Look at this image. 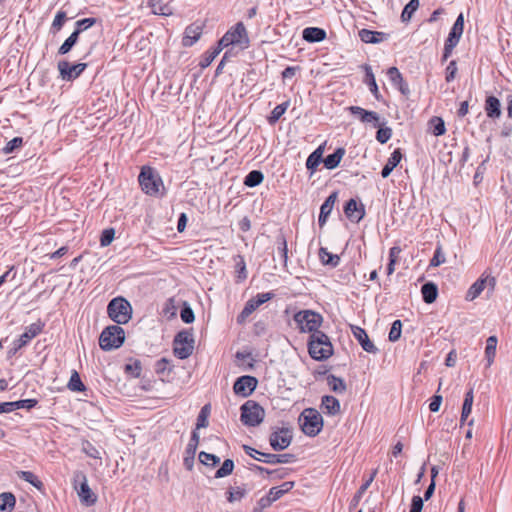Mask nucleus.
Returning a JSON list of instances; mask_svg holds the SVG:
<instances>
[{
  "instance_id": "nucleus-13",
  "label": "nucleus",
  "mask_w": 512,
  "mask_h": 512,
  "mask_svg": "<svg viewBox=\"0 0 512 512\" xmlns=\"http://www.w3.org/2000/svg\"><path fill=\"white\" fill-rule=\"evenodd\" d=\"M42 331V324L32 323L26 327L25 332L13 343V347L8 351V357H12L19 349L26 346L30 340L40 334Z\"/></svg>"
},
{
  "instance_id": "nucleus-26",
  "label": "nucleus",
  "mask_w": 512,
  "mask_h": 512,
  "mask_svg": "<svg viewBox=\"0 0 512 512\" xmlns=\"http://www.w3.org/2000/svg\"><path fill=\"white\" fill-rule=\"evenodd\" d=\"M321 409L328 415H336L340 412V402L334 396L325 395L322 397Z\"/></svg>"
},
{
  "instance_id": "nucleus-49",
  "label": "nucleus",
  "mask_w": 512,
  "mask_h": 512,
  "mask_svg": "<svg viewBox=\"0 0 512 512\" xmlns=\"http://www.w3.org/2000/svg\"><path fill=\"white\" fill-rule=\"evenodd\" d=\"M97 22L96 18H83L75 23V30L74 32L78 35H80L85 30L92 27Z\"/></svg>"
},
{
  "instance_id": "nucleus-11",
  "label": "nucleus",
  "mask_w": 512,
  "mask_h": 512,
  "mask_svg": "<svg viewBox=\"0 0 512 512\" xmlns=\"http://www.w3.org/2000/svg\"><path fill=\"white\" fill-rule=\"evenodd\" d=\"M464 30V16L462 13H460L454 22L448 38L445 41L444 44V51L442 55V61H447V59L451 56L453 49L457 46V44L460 41V38L463 34Z\"/></svg>"
},
{
  "instance_id": "nucleus-16",
  "label": "nucleus",
  "mask_w": 512,
  "mask_h": 512,
  "mask_svg": "<svg viewBox=\"0 0 512 512\" xmlns=\"http://www.w3.org/2000/svg\"><path fill=\"white\" fill-rule=\"evenodd\" d=\"M257 383L258 381L255 377L244 375L235 381L233 389L235 394L247 397L256 389Z\"/></svg>"
},
{
  "instance_id": "nucleus-23",
  "label": "nucleus",
  "mask_w": 512,
  "mask_h": 512,
  "mask_svg": "<svg viewBox=\"0 0 512 512\" xmlns=\"http://www.w3.org/2000/svg\"><path fill=\"white\" fill-rule=\"evenodd\" d=\"M326 37V31L319 27H307L302 31V38L309 43L321 42Z\"/></svg>"
},
{
  "instance_id": "nucleus-40",
  "label": "nucleus",
  "mask_w": 512,
  "mask_h": 512,
  "mask_svg": "<svg viewBox=\"0 0 512 512\" xmlns=\"http://www.w3.org/2000/svg\"><path fill=\"white\" fill-rule=\"evenodd\" d=\"M328 386L332 391L338 394H343L346 391V384L343 379L336 377L335 375H329L327 377Z\"/></svg>"
},
{
  "instance_id": "nucleus-43",
  "label": "nucleus",
  "mask_w": 512,
  "mask_h": 512,
  "mask_svg": "<svg viewBox=\"0 0 512 512\" xmlns=\"http://www.w3.org/2000/svg\"><path fill=\"white\" fill-rule=\"evenodd\" d=\"M78 39L79 35L73 31L71 35L64 41V43L59 47L58 54L65 55L69 53L78 42Z\"/></svg>"
},
{
  "instance_id": "nucleus-18",
  "label": "nucleus",
  "mask_w": 512,
  "mask_h": 512,
  "mask_svg": "<svg viewBox=\"0 0 512 512\" xmlns=\"http://www.w3.org/2000/svg\"><path fill=\"white\" fill-rule=\"evenodd\" d=\"M489 286L491 290L496 285V279L494 277L480 278L474 282L466 293V300L472 301L476 299L484 290L486 286Z\"/></svg>"
},
{
  "instance_id": "nucleus-7",
  "label": "nucleus",
  "mask_w": 512,
  "mask_h": 512,
  "mask_svg": "<svg viewBox=\"0 0 512 512\" xmlns=\"http://www.w3.org/2000/svg\"><path fill=\"white\" fill-rule=\"evenodd\" d=\"M294 321L300 332L310 333L311 335L320 332L319 327L323 322V318L319 313L312 310H301L294 315Z\"/></svg>"
},
{
  "instance_id": "nucleus-27",
  "label": "nucleus",
  "mask_w": 512,
  "mask_h": 512,
  "mask_svg": "<svg viewBox=\"0 0 512 512\" xmlns=\"http://www.w3.org/2000/svg\"><path fill=\"white\" fill-rule=\"evenodd\" d=\"M336 199H337V193H335V192L330 194L326 198V200L324 201V203L321 205V208H320L318 224H325L328 216L331 214V212L333 210Z\"/></svg>"
},
{
  "instance_id": "nucleus-45",
  "label": "nucleus",
  "mask_w": 512,
  "mask_h": 512,
  "mask_svg": "<svg viewBox=\"0 0 512 512\" xmlns=\"http://www.w3.org/2000/svg\"><path fill=\"white\" fill-rule=\"evenodd\" d=\"M290 103L289 101H286L284 103H281L277 105L271 112L270 116L268 117V121L270 124H275L281 116L286 112L288 109Z\"/></svg>"
},
{
  "instance_id": "nucleus-25",
  "label": "nucleus",
  "mask_w": 512,
  "mask_h": 512,
  "mask_svg": "<svg viewBox=\"0 0 512 512\" xmlns=\"http://www.w3.org/2000/svg\"><path fill=\"white\" fill-rule=\"evenodd\" d=\"M485 112L487 117L498 119L501 116V103L495 96H488L485 100Z\"/></svg>"
},
{
  "instance_id": "nucleus-63",
  "label": "nucleus",
  "mask_w": 512,
  "mask_h": 512,
  "mask_svg": "<svg viewBox=\"0 0 512 512\" xmlns=\"http://www.w3.org/2000/svg\"><path fill=\"white\" fill-rule=\"evenodd\" d=\"M364 123H373L375 127L379 126L380 117L374 111H363Z\"/></svg>"
},
{
  "instance_id": "nucleus-31",
  "label": "nucleus",
  "mask_w": 512,
  "mask_h": 512,
  "mask_svg": "<svg viewBox=\"0 0 512 512\" xmlns=\"http://www.w3.org/2000/svg\"><path fill=\"white\" fill-rule=\"evenodd\" d=\"M422 297L425 303H433L438 296L437 285L433 282H427L421 287Z\"/></svg>"
},
{
  "instance_id": "nucleus-50",
  "label": "nucleus",
  "mask_w": 512,
  "mask_h": 512,
  "mask_svg": "<svg viewBox=\"0 0 512 512\" xmlns=\"http://www.w3.org/2000/svg\"><path fill=\"white\" fill-rule=\"evenodd\" d=\"M199 461L206 466L214 467L220 462V458L214 454H210L204 451L199 453Z\"/></svg>"
},
{
  "instance_id": "nucleus-33",
  "label": "nucleus",
  "mask_w": 512,
  "mask_h": 512,
  "mask_svg": "<svg viewBox=\"0 0 512 512\" xmlns=\"http://www.w3.org/2000/svg\"><path fill=\"white\" fill-rule=\"evenodd\" d=\"M497 337L492 335L487 338L486 340V347H485V358L487 360V367H490L492 363L494 362V358L496 355V348H497Z\"/></svg>"
},
{
  "instance_id": "nucleus-52",
  "label": "nucleus",
  "mask_w": 512,
  "mask_h": 512,
  "mask_svg": "<svg viewBox=\"0 0 512 512\" xmlns=\"http://www.w3.org/2000/svg\"><path fill=\"white\" fill-rule=\"evenodd\" d=\"M68 388L71 391H75V392H81V391L85 390V386L82 383L80 376L76 371H74L70 377V380L68 382Z\"/></svg>"
},
{
  "instance_id": "nucleus-53",
  "label": "nucleus",
  "mask_w": 512,
  "mask_h": 512,
  "mask_svg": "<svg viewBox=\"0 0 512 512\" xmlns=\"http://www.w3.org/2000/svg\"><path fill=\"white\" fill-rule=\"evenodd\" d=\"M402 332V322L400 320H395L389 331V341L396 342L400 339Z\"/></svg>"
},
{
  "instance_id": "nucleus-46",
  "label": "nucleus",
  "mask_w": 512,
  "mask_h": 512,
  "mask_svg": "<svg viewBox=\"0 0 512 512\" xmlns=\"http://www.w3.org/2000/svg\"><path fill=\"white\" fill-rule=\"evenodd\" d=\"M419 7V0H410L404 7L401 19L403 22L409 21L412 18L413 13Z\"/></svg>"
},
{
  "instance_id": "nucleus-47",
  "label": "nucleus",
  "mask_w": 512,
  "mask_h": 512,
  "mask_svg": "<svg viewBox=\"0 0 512 512\" xmlns=\"http://www.w3.org/2000/svg\"><path fill=\"white\" fill-rule=\"evenodd\" d=\"M234 469V462L232 459H226L221 467L216 471L215 478H224L232 474Z\"/></svg>"
},
{
  "instance_id": "nucleus-9",
  "label": "nucleus",
  "mask_w": 512,
  "mask_h": 512,
  "mask_svg": "<svg viewBox=\"0 0 512 512\" xmlns=\"http://www.w3.org/2000/svg\"><path fill=\"white\" fill-rule=\"evenodd\" d=\"M194 350V337L192 332L182 330L178 332L173 341V352L179 359L188 358Z\"/></svg>"
},
{
  "instance_id": "nucleus-32",
  "label": "nucleus",
  "mask_w": 512,
  "mask_h": 512,
  "mask_svg": "<svg viewBox=\"0 0 512 512\" xmlns=\"http://www.w3.org/2000/svg\"><path fill=\"white\" fill-rule=\"evenodd\" d=\"M344 155H345V149L342 147L337 148L334 151V153L327 155L323 159L324 166L329 170L335 169L339 165V163Z\"/></svg>"
},
{
  "instance_id": "nucleus-64",
  "label": "nucleus",
  "mask_w": 512,
  "mask_h": 512,
  "mask_svg": "<svg viewBox=\"0 0 512 512\" xmlns=\"http://www.w3.org/2000/svg\"><path fill=\"white\" fill-rule=\"evenodd\" d=\"M423 505V498L420 496H413L410 512H421Z\"/></svg>"
},
{
  "instance_id": "nucleus-4",
  "label": "nucleus",
  "mask_w": 512,
  "mask_h": 512,
  "mask_svg": "<svg viewBox=\"0 0 512 512\" xmlns=\"http://www.w3.org/2000/svg\"><path fill=\"white\" fill-rule=\"evenodd\" d=\"M108 316L121 325L126 324L132 316L131 304L123 297L113 298L107 306Z\"/></svg>"
},
{
  "instance_id": "nucleus-58",
  "label": "nucleus",
  "mask_w": 512,
  "mask_h": 512,
  "mask_svg": "<svg viewBox=\"0 0 512 512\" xmlns=\"http://www.w3.org/2000/svg\"><path fill=\"white\" fill-rule=\"evenodd\" d=\"M23 143V139L21 137H15L12 140H10L5 147L3 148L4 154H10L12 153L16 148H19Z\"/></svg>"
},
{
  "instance_id": "nucleus-22",
  "label": "nucleus",
  "mask_w": 512,
  "mask_h": 512,
  "mask_svg": "<svg viewBox=\"0 0 512 512\" xmlns=\"http://www.w3.org/2000/svg\"><path fill=\"white\" fill-rule=\"evenodd\" d=\"M202 35V26L200 24H191L186 27L182 43L189 47L196 43Z\"/></svg>"
},
{
  "instance_id": "nucleus-21",
  "label": "nucleus",
  "mask_w": 512,
  "mask_h": 512,
  "mask_svg": "<svg viewBox=\"0 0 512 512\" xmlns=\"http://www.w3.org/2000/svg\"><path fill=\"white\" fill-rule=\"evenodd\" d=\"M387 75L391 83L397 87L403 95H408L410 90L407 83L404 81L402 74L396 67H390Z\"/></svg>"
},
{
  "instance_id": "nucleus-55",
  "label": "nucleus",
  "mask_w": 512,
  "mask_h": 512,
  "mask_svg": "<svg viewBox=\"0 0 512 512\" xmlns=\"http://www.w3.org/2000/svg\"><path fill=\"white\" fill-rule=\"evenodd\" d=\"M391 136H392V129L389 127L379 128L376 133V139L381 144L388 142L389 139L391 138Z\"/></svg>"
},
{
  "instance_id": "nucleus-19",
  "label": "nucleus",
  "mask_w": 512,
  "mask_h": 512,
  "mask_svg": "<svg viewBox=\"0 0 512 512\" xmlns=\"http://www.w3.org/2000/svg\"><path fill=\"white\" fill-rule=\"evenodd\" d=\"M199 440H200L199 434L196 430H194L192 432L190 441L185 449V456L183 459V465L189 471H191L194 466V459H195L196 450H197V447L199 444Z\"/></svg>"
},
{
  "instance_id": "nucleus-3",
  "label": "nucleus",
  "mask_w": 512,
  "mask_h": 512,
  "mask_svg": "<svg viewBox=\"0 0 512 512\" xmlns=\"http://www.w3.org/2000/svg\"><path fill=\"white\" fill-rule=\"evenodd\" d=\"M299 424L305 435L315 437L323 428V418L316 409L307 408L300 414Z\"/></svg>"
},
{
  "instance_id": "nucleus-44",
  "label": "nucleus",
  "mask_w": 512,
  "mask_h": 512,
  "mask_svg": "<svg viewBox=\"0 0 512 512\" xmlns=\"http://www.w3.org/2000/svg\"><path fill=\"white\" fill-rule=\"evenodd\" d=\"M429 125L435 136H441L446 132L445 123L440 117H432L429 121Z\"/></svg>"
},
{
  "instance_id": "nucleus-1",
  "label": "nucleus",
  "mask_w": 512,
  "mask_h": 512,
  "mask_svg": "<svg viewBox=\"0 0 512 512\" xmlns=\"http://www.w3.org/2000/svg\"><path fill=\"white\" fill-rule=\"evenodd\" d=\"M142 191L152 197H162L165 192L163 180L159 173L150 166H143L138 176Z\"/></svg>"
},
{
  "instance_id": "nucleus-12",
  "label": "nucleus",
  "mask_w": 512,
  "mask_h": 512,
  "mask_svg": "<svg viewBox=\"0 0 512 512\" xmlns=\"http://www.w3.org/2000/svg\"><path fill=\"white\" fill-rule=\"evenodd\" d=\"M243 449L250 457L268 464L290 463L294 460L293 454L264 453L247 445H244Z\"/></svg>"
},
{
  "instance_id": "nucleus-57",
  "label": "nucleus",
  "mask_w": 512,
  "mask_h": 512,
  "mask_svg": "<svg viewBox=\"0 0 512 512\" xmlns=\"http://www.w3.org/2000/svg\"><path fill=\"white\" fill-rule=\"evenodd\" d=\"M377 471L375 470L372 475L370 476V478L361 485V487L359 488V490L357 491V493L355 494L354 498H353V501L355 503H358V501L361 499L362 495L364 494V492L368 489V487L371 485V483L373 482L374 480V477L376 475Z\"/></svg>"
},
{
  "instance_id": "nucleus-6",
  "label": "nucleus",
  "mask_w": 512,
  "mask_h": 512,
  "mask_svg": "<svg viewBox=\"0 0 512 512\" xmlns=\"http://www.w3.org/2000/svg\"><path fill=\"white\" fill-rule=\"evenodd\" d=\"M125 340L124 329L119 325H110L100 334L99 345L101 349L110 351L119 348Z\"/></svg>"
},
{
  "instance_id": "nucleus-62",
  "label": "nucleus",
  "mask_w": 512,
  "mask_h": 512,
  "mask_svg": "<svg viewBox=\"0 0 512 512\" xmlns=\"http://www.w3.org/2000/svg\"><path fill=\"white\" fill-rule=\"evenodd\" d=\"M445 260H446L445 255L442 253L441 247L439 246L436 249L433 258L430 261V266L437 267V266L441 265L442 263H444Z\"/></svg>"
},
{
  "instance_id": "nucleus-48",
  "label": "nucleus",
  "mask_w": 512,
  "mask_h": 512,
  "mask_svg": "<svg viewBox=\"0 0 512 512\" xmlns=\"http://www.w3.org/2000/svg\"><path fill=\"white\" fill-rule=\"evenodd\" d=\"M366 72V83L369 86L371 93L378 99V86L375 80V76L370 66H365Z\"/></svg>"
},
{
  "instance_id": "nucleus-38",
  "label": "nucleus",
  "mask_w": 512,
  "mask_h": 512,
  "mask_svg": "<svg viewBox=\"0 0 512 512\" xmlns=\"http://www.w3.org/2000/svg\"><path fill=\"white\" fill-rule=\"evenodd\" d=\"M319 258L324 265L331 267H336L340 262L338 255L328 252L327 249L323 247L319 250Z\"/></svg>"
},
{
  "instance_id": "nucleus-51",
  "label": "nucleus",
  "mask_w": 512,
  "mask_h": 512,
  "mask_svg": "<svg viewBox=\"0 0 512 512\" xmlns=\"http://www.w3.org/2000/svg\"><path fill=\"white\" fill-rule=\"evenodd\" d=\"M210 414V406L204 405L197 417L196 430L200 428H205L208 426V416Z\"/></svg>"
},
{
  "instance_id": "nucleus-41",
  "label": "nucleus",
  "mask_w": 512,
  "mask_h": 512,
  "mask_svg": "<svg viewBox=\"0 0 512 512\" xmlns=\"http://www.w3.org/2000/svg\"><path fill=\"white\" fill-rule=\"evenodd\" d=\"M257 308H259V307H258V305H257V303H256V302H254V300H253L252 298H251V299H249V300L246 302V304H245V306H244L243 310L241 311V313L238 315V317H237V322H238L239 324L244 323V322H245V320H246V319H247V318H248V317H249V316H250V315H251V314H252V313L257 309Z\"/></svg>"
},
{
  "instance_id": "nucleus-34",
  "label": "nucleus",
  "mask_w": 512,
  "mask_h": 512,
  "mask_svg": "<svg viewBox=\"0 0 512 512\" xmlns=\"http://www.w3.org/2000/svg\"><path fill=\"white\" fill-rule=\"evenodd\" d=\"M277 251L279 255L280 262L286 266L288 260V248H287V240L285 235L280 232L276 238Z\"/></svg>"
},
{
  "instance_id": "nucleus-10",
  "label": "nucleus",
  "mask_w": 512,
  "mask_h": 512,
  "mask_svg": "<svg viewBox=\"0 0 512 512\" xmlns=\"http://www.w3.org/2000/svg\"><path fill=\"white\" fill-rule=\"evenodd\" d=\"M74 488L82 504L92 506L96 503L97 495L89 487L87 477L82 471L74 474Z\"/></svg>"
},
{
  "instance_id": "nucleus-37",
  "label": "nucleus",
  "mask_w": 512,
  "mask_h": 512,
  "mask_svg": "<svg viewBox=\"0 0 512 512\" xmlns=\"http://www.w3.org/2000/svg\"><path fill=\"white\" fill-rule=\"evenodd\" d=\"M16 504L15 496L10 492L0 494V510L2 512H12Z\"/></svg>"
},
{
  "instance_id": "nucleus-39",
  "label": "nucleus",
  "mask_w": 512,
  "mask_h": 512,
  "mask_svg": "<svg viewBox=\"0 0 512 512\" xmlns=\"http://www.w3.org/2000/svg\"><path fill=\"white\" fill-rule=\"evenodd\" d=\"M17 475L20 479L30 483L38 490L43 489V483L41 480L38 479V477L31 471H18Z\"/></svg>"
},
{
  "instance_id": "nucleus-8",
  "label": "nucleus",
  "mask_w": 512,
  "mask_h": 512,
  "mask_svg": "<svg viewBox=\"0 0 512 512\" xmlns=\"http://www.w3.org/2000/svg\"><path fill=\"white\" fill-rule=\"evenodd\" d=\"M241 421L246 426H258L265 417L264 409L255 401L248 400L241 406Z\"/></svg>"
},
{
  "instance_id": "nucleus-24",
  "label": "nucleus",
  "mask_w": 512,
  "mask_h": 512,
  "mask_svg": "<svg viewBox=\"0 0 512 512\" xmlns=\"http://www.w3.org/2000/svg\"><path fill=\"white\" fill-rule=\"evenodd\" d=\"M294 487L293 481H287L282 483L280 486L272 487L269 490V494L267 496V503L271 504L272 502L281 498L285 493L289 492Z\"/></svg>"
},
{
  "instance_id": "nucleus-2",
  "label": "nucleus",
  "mask_w": 512,
  "mask_h": 512,
  "mask_svg": "<svg viewBox=\"0 0 512 512\" xmlns=\"http://www.w3.org/2000/svg\"><path fill=\"white\" fill-rule=\"evenodd\" d=\"M308 351L313 359L322 361L328 359L333 354V346L329 337L320 331L310 335Z\"/></svg>"
},
{
  "instance_id": "nucleus-36",
  "label": "nucleus",
  "mask_w": 512,
  "mask_h": 512,
  "mask_svg": "<svg viewBox=\"0 0 512 512\" xmlns=\"http://www.w3.org/2000/svg\"><path fill=\"white\" fill-rule=\"evenodd\" d=\"M324 152V148L319 146L315 151H313L306 160V167L308 170L314 172L316 168L319 166L322 161V155Z\"/></svg>"
},
{
  "instance_id": "nucleus-5",
  "label": "nucleus",
  "mask_w": 512,
  "mask_h": 512,
  "mask_svg": "<svg viewBox=\"0 0 512 512\" xmlns=\"http://www.w3.org/2000/svg\"><path fill=\"white\" fill-rule=\"evenodd\" d=\"M250 40L243 22H237L220 39V45L238 46L241 50L249 47Z\"/></svg>"
},
{
  "instance_id": "nucleus-30",
  "label": "nucleus",
  "mask_w": 512,
  "mask_h": 512,
  "mask_svg": "<svg viewBox=\"0 0 512 512\" xmlns=\"http://www.w3.org/2000/svg\"><path fill=\"white\" fill-rule=\"evenodd\" d=\"M386 36L387 35L383 32L372 31V30H368V29H362L359 31V37H360L361 41H363L365 43H373V44L380 43L384 39H386Z\"/></svg>"
},
{
  "instance_id": "nucleus-42",
  "label": "nucleus",
  "mask_w": 512,
  "mask_h": 512,
  "mask_svg": "<svg viewBox=\"0 0 512 512\" xmlns=\"http://www.w3.org/2000/svg\"><path fill=\"white\" fill-rule=\"evenodd\" d=\"M264 179V175L259 170H252L247 174L244 179V184L248 187H255L261 184Z\"/></svg>"
},
{
  "instance_id": "nucleus-14",
  "label": "nucleus",
  "mask_w": 512,
  "mask_h": 512,
  "mask_svg": "<svg viewBox=\"0 0 512 512\" xmlns=\"http://www.w3.org/2000/svg\"><path fill=\"white\" fill-rule=\"evenodd\" d=\"M58 70L63 80L71 81L76 79L87 67L86 63L70 64L68 61L58 62Z\"/></svg>"
},
{
  "instance_id": "nucleus-59",
  "label": "nucleus",
  "mask_w": 512,
  "mask_h": 512,
  "mask_svg": "<svg viewBox=\"0 0 512 512\" xmlns=\"http://www.w3.org/2000/svg\"><path fill=\"white\" fill-rule=\"evenodd\" d=\"M67 19L66 12L58 11L52 23V29L59 31Z\"/></svg>"
},
{
  "instance_id": "nucleus-17",
  "label": "nucleus",
  "mask_w": 512,
  "mask_h": 512,
  "mask_svg": "<svg viewBox=\"0 0 512 512\" xmlns=\"http://www.w3.org/2000/svg\"><path fill=\"white\" fill-rule=\"evenodd\" d=\"M344 213L351 222L358 223L365 215V208L360 201L352 198L346 202Z\"/></svg>"
},
{
  "instance_id": "nucleus-29",
  "label": "nucleus",
  "mask_w": 512,
  "mask_h": 512,
  "mask_svg": "<svg viewBox=\"0 0 512 512\" xmlns=\"http://www.w3.org/2000/svg\"><path fill=\"white\" fill-rule=\"evenodd\" d=\"M148 6L155 15L170 16L173 14V8L164 0H148Z\"/></svg>"
},
{
  "instance_id": "nucleus-28",
  "label": "nucleus",
  "mask_w": 512,
  "mask_h": 512,
  "mask_svg": "<svg viewBox=\"0 0 512 512\" xmlns=\"http://www.w3.org/2000/svg\"><path fill=\"white\" fill-rule=\"evenodd\" d=\"M402 159V153L400 149H395L390 157L388 158L386 164L382 168L381 175L383 178H387L391 172L397 167Z\"/></svg>"
},
{
  "instance_id": "nucleus-35",
  "label": "nucleus",
  "mask_w": 512,
  "mask_h": 512,
  "mask_svg": "<svg viewBox=\"0 0 512 512\" xmlns=\"http://www.w3.org/2000/svg\"><path fill=\"white\" fill-rule=\"evenodd\" d=\"M473 401H474V394H473V389L471 388L465 393L464 402H463V406H462V412H461V418H460L461 424H464V422L466 421L468 416L471 414Z\"/></svg>"
},
{
  "instance_id": "nucleus-56",
  "label": "nucleus",
  "mask_w": 512,
  "mask_h": 512,
  "mask_svg": "<svg viewBox=\"0 0 512 512\" xmlns=\"http://www.w3.org/2000/svg\"><path fill=\"white\" fill-rule=\"evenodd\" d=\"M14 403V409L17 410V409H31V408H34L36 405H37V400L36 399H24V400H18V401H13Z\"/></svg>"
},
{
  "instance_id": "nucleus-61",
  "label": "nucleus",
  "mask_w": 512,
  "mask_h": 512,
  "mask_svg": "<svg viewBox=\"0 0 512 512\" xmlns=\"http://www.w3.org/2000/svg\"><path fill=\"white\" fill-rule=\"evenodd\" d=\"M457 70L458 69H457L456 61L455 60L450 61V63L448 64V66L446 68L445 80L447 82L453 81L456 77Z\"/></svg>"
},
{
  "instance_id": "nucleus-60",
  "label": "nucleus",
  "mask_w": 512,
  "mask_h": 512,
  "mask_svg": "<svg viewBox=\"0 0 512 512\" xmlns=\"http://www.w3.org/2000/svg\"><path fill=\"white\" fill-rule=\"evenodd\" d=\"M181 319L184 323H192L195 319V315L191 307L184 306L180 313Z\"/></svg>"
},
{
  "instance_id": "nucleus-20",
  "label": "nucleus",
  "mask_w": 512,
  "mask_h": 512,
  "mask_svg": "<svg viewBox=\"0 0 512 512\" xmlns=\"http://www.w3.org/2000/svg\"><path fill=\"white\" fill-rule=\"evenodd\" d=\"M353 336L359 342L364 351L372 354H376L378 352V348L374 345V343L369 339L366 331L358 326H351Z\"/></svg>"
},
{
  "instance_id": "nucleus-54",
  "label": "nucleus",
  "mask_w": 512,
  "mask_h": 512,
  "mask_svg": "<svg viewBox=\"0 0 512 512\" xmlns=\"http://www.w3.org/2000/svg\"><path fill=\"white\" fill-rule=\"evenodd\" d=\"M115 236V230L113 228H108L103 230L100 238V245L102 247H106L111 244Z\"/></svg>"
},
{
  "instance_id": "nucleus-15",
  "label": "nucleus",
  "mask_w": 512,
  "mask_h": 512,
  "mask_svg": "<svg viewBox=\"0 0 512 512\" xmlns=\"http://www.w3.org/2000/svg\"><path fill=\"white\" fill-rule=\"evenodd\" d=\"M292 441V434L288 428H281L278 431H274L269 438L271 447L275 451H281L286 449Z\"/></svg>"
}]
</instances>
